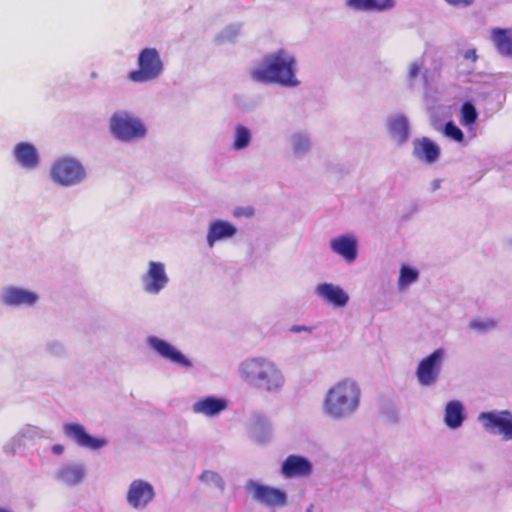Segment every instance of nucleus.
Masks as SVG:
<instances>
[{
  "instance_id": "obj_1",
  "label": "nucleus",
  "mask_w": 512,
  "mask_h": 512,
  "mask_svg": "<svg viewBox=\"0 0 512 512\" xmlns=\"http://www.w3.org/2000/svg\"><path fill=\"white\" fill-rule=\"evenodd\" d=\"M298 60L295 53L286 48L271 51L250 68V78L264 85L296 88L301 84L297 77Z\"/></svg>"
},
{
  "instance_id": "obj_2",
  "label": "nucleus",
  "mask_w": 512,
  "mask_h": 512,
  "mask_svg": "<svg viewBox=\"0 0 512 512\" xmlns=\"http://www.w3.org/2000/svg\"><path fill=\"white\" fill-rule=\"evenodd\" d=\"M362 389L353 378H342L334 382L325 392L322 414L332 421H345L357 414L361 407Z\"/></svg>"
},
{
  "instance_id": "obj_3",
  "label": "nucleus",
  "mask_w": 512,
  "mask_h": 512,
  "mask_svg": "<svg viewBox=\"0 0 512 512\" xmlns=\"http://www.w3.org/2000/svg\"><path fill=\"white\" fill-rule=\"evenodd\" d=\"M237 374L249 387L268 394L281 392L286 384L280 365L265 356L244 359L237 367Z\"/></svg>"
},
{
  "instance_id": "obj_4",
  "label": "nucleus",
  "mask_w": 512,
  "mask_h": 512,
  "mask_svg": "<svg viewBox=\"0 0 512 512\" xmlns=\"http://www.w3.org/2000/svg\"><path fill=\"white\" fill-rule=\"evenodd\" d=\"M48 177L57 187L71 188L81 185L87 179V171L78 158L62 155L51 162Z\"/></svg>"
},
{
  "instance_id": "obj_5",
  "label": "nucleus",
  "mask_w": 512,
  "mask_h": 512,
  "mask_svg": "<svg viewBox=\"0 0 512 512\" xmlns=\"http://www.w3.org/2000/svg\"><path fill=\"white\" fill-rule=\"evenodd\" d=\"M111 135L123 143H135L144 139L147 128L144 122L134 113L127 110L115 111L109 119Z\"/></svg>"
},
{
  "instance_id": "obj_6",
  "label": "nucleus",
  "mask_w": 512,
  "mask_h": 512,
  "mask_svg": "<svg viewBox=\"0 0 512 512\" xmlns=\"http://www.w3.org/2000/svg\"><path fill=\"white\" fill-rule=\"evenodd\" d=\"M165 65L160 51L154 47L141 49L137 56V69L128 73L127 78L134 83H147L159 79Z\"/></svg>"
},
{
  "instance_id": "obj_7",
  "label": "nucleus",
  "mask_w": 512,
  "mask_h": 512,
  "mask_svg": "<svg viewBox=\"0 0 512 512\" xmlns=\"http://www.w3.org/2000/svg\"><path fill=\"white\" fill-rule=\"evenodd\" d=\"M146 346L159 358L179 369L189 371L193 369L192 359L172 342L151 334L145 338Z\"/></svg>"
},
{
  "instance_id": "obj_8",
  "label": "nucleus",
  "mask_w": 512,
  "mask_h": 512,
  "mask_svg": "<svg viewBox=\"0 0 512 512\" xmlns=\"http://www.w3.org/2000/svg\"><path fill=\"white\" fill-rule=\"evenodd\" d=\"M141 290L148 296H158L170 284L167 266L159 260H148L139 276Z\"/></svg>"
},
{
  "instance_id": "obj_9",
  "label": "nucleus",
  "mask_w": 512,
  "mask_h": 512,
  "mask_svg": "<svg viewBox=\"0 0 512 512\" xmlns=\"http://www.w3.org/2000/svg\"><path fill=\"white\" fill-rule=\"evenodd\" d=\"M446 358L447 351L438 348L419 361L415 375L420 386L431 387L437 383Z\"/></svg>"
},
{
  "instance_id": "obj_10",
  "label": "nucleus",
  "mask_w": 512,
  "mask_h": 512,
  "mask_svg": "<svg viewBox=\"0 0 512 512\" xmlns=\"http://www.w3.org/2000/svg\"><path fill=\"white\" fill-rule=\"evenodd\" d=\"M477 420L487 433L499 436L506 442L512 441V412L510 410L481 412Z\"/></svg>"
},
{
  "instance_id": "obj_11",
  "label": "nucleus",
  "mask_w": 512,
  "mask_h": 512,
  "mask_svg": "<svg viewBox=\"0 0 512 512\" xmlns=\"http://www.w3.org/2000/svg\"><path fill=\"white\" fill-rule=\"evenodd\" d=\"M13 164L26 172L38 170L42 165V155L38 146L26 140L17 141L10 150Z\"/></svg>"
},
{
  "instance_id": "obj_12",
  "label": "nucleus",
  "mask_w": 512,
  "mask_h": 512,
  "mask_svg": "<svg viewBox=\"0 0 512 512\" xmlns=\"http://www.w3.org/2000/svg\"><path fill=\"white\" fill-rule=\"evenodd\" d=\"M40 301V295L36 290L7 285L0 290V304L9 308H34Z\"/></svg>"
},
{
  "instance_id": "obj_13",
  "label": "nucleus",
  "mask_w": 512,
  "mask_h": 512,
  "mask_svg": "<svg viewBox=\"0 0 512 512\" xmlns=\"http://www.w3.org/2000/svg\"><path fill=\"white\" fill-rule=\"evenodd\" d=\"M156 491L153 484L147 480L133 479L125 492L127 505L135 511H144L154 501Z\"/></svg>"
},
{
  "instance_id": "obj_14",
  "label": "nucleus",
  "mask_w": 512,
  "mask_h": 512,
  "mask_svg": "<svg viewBox=\"0 0 512 512\" xmlns=\"http://www.w3.org/2000/svg\"><path fill=\"white\" fill-rule=\"evenodd\" d=\"M246 489L256 502L268 508H282L287 504V494L279 488L249 480Z\"/></svg>"
},
{
  "instance_id": "obj_15",
  "label": "nucleus",
  "mask_w": 512,
  "mask_h": 512,
  "mask_svg": "<svg viewBox=\"0 0 512 512\" xmlns=\"http://www.w3.org/2000/svg\"><path fill=\"white\" fill-rule=\"evenodd\" d=\"M62 431L66 438L84 449L97 451L108 445L107 438L90 435L85 427L78 422H65L62 425Z\"/></svg>"
},
{
  "instance_id": "obj_16",
  "label": "nucleus",
  "mask_w": 512,
  "mask_h": 512,
  "mask_svg": "<svg viewBox=\"0 0 512 512\" xmlns=\"http://www.w3.org/2000/svg\"><path fill=\"white\" fill-rule=\"evenodd\" d=\"M329 250L342 259L347 265L353 264L358 258V238L351 233L340 234L329 240Z\"/></svg>"
},
{
  "instance_id": "obj_17",
  "label": "nucleus",
  "mask_w": 512,
  "mask_h": 512,
  "mask_svg": "<svg viewBox=\"0 0 512 512\" xmlns=\"http://www.w3.org/2000/svg\"><path fill=\"white\" fill-rule=\"evenodd\" d=\"M315 296L334 308H343L349 303V294L340 286L331 282L318 283L314 288Z\"/></svg>"
},
{
  "instance_id": "obj_18",
  "label": "nucleus",
  "mask_w": 512,
  "mask_h": 512,
  "mask_svg": "<svg viewBox=\"0 0 512 512\" xmlns=\"http://www.w3.org/2000/svg\"><path fill=\"white\" fill-rule=\"evenodd\" d=\"M228 406L226 398L208 395L196 399L191 405V411L195 415L216 418L226 411Z\"/></svg>"
},
{
  "instance_id": "obj_19",
  "label": "nucleus",
  "mask_w": 512,
  "mask_h": 512,
  "mask_svg": "<svg viewBox=\"0 0 512 512\" xmlns=\"http://www.w3.org/2000/svg\"><path fill=\"white\" fill-rule=\"evenodd\" d=\"M44 437L42 429L36 426L27 425L22 427L13 437H11L4 446V450L11 454H16L25 450V448Z\"/></svg>"
},
{
  "instance_id": "obj_20",
  "label": "nucleus",
  "mask_w": 512,
  "mask_h": 512,
  "mask_svg": "<svg viewBox=\"0 0 512 512\" xmlns=\"http://www.w3.org/2000/svg\"><path fill=\"white\" fill-rule=\"evenodd\" d=\"M86 476V467L81 462L62 463L54 472V479L66 487L80 485L85 480Z\"/></svg>"
},
{
  "instance_id": "obj_21",
  "label": "nucleus",
  "mask_w": 512,
  "mask_h": 512,
  "mask_svg": "<svg viewBox=\"0 0 512 512\" xmlns=\"http://www.w3.org/2000/svg\"><path fill=\"white\" fill-rule=\"evenodd\" d=\"M237 233L238 229L233 223L222 219H214L209 222L207 227V246L212 249L219 242L233 239Z\"/></svg>"
},
{
  "instance_id": "obj_22",
  "label": "nucleus",
  "mask_w": 512,
  "mask_h": 512,
  "mask_svg": "<svg viewBox=\"0 0 512 512\" xmlns=\"http://www.w3.org/2000/svg\"><path fill=\"white\" fill-rule=\"evenodd\" d=\"M488 39L495 52L502 58L512 60V28L492 27Z\"/></svg>"
},
{
  "instance_id": "obj_23",
  "label": "nucleus",
  "mask_w": 512,
  "mask_h": 512,
  "mask_svg": "<svg viewBox=\"0 0 512 512\" xmlns=\"http://www.w3.org/2000/svg\"><path fill=\"white\" fill-rule=\"evenodd\" d=\"M344 6L352 12L382 13L393 10L396 7V0H345Z\"/></svg>"
},
{
  "instance_id": "obj_24",
  "label": "nucleus",
  "mask_w": 512,
  "mask_h": 512,
  "mask_svg": "<svg viewBox=\"0 0 512 512\" xmlns=\"http://www.w3.org/2000/svg\"><path fill=\"white\" fill-rule=\"evenodd\" d=\"M413 156L426 164H434L440 157V147L430 138L422 137L413 141Z\"/></svg>"
},
{
  "instance_id": "obj_25",
  "label": "nucleus",
  "mask_w": 512,
  "mask_h": 512,
  "mask_svg": "<svg viewBox=\"0 0 512 512\" xmlns=\"http://www.w3.org/2000/svg\"><path fill=\"white\" fill-rule=\"evenodd\" d=\"M281 473L286 478L307 477L312 473V464L303 456L289 455L282 463Z\"/></svg>"
},
{
  "instance_id": "obj_26",
  "label": "nucleus",
  "mask_w": 512,
  "mask_h": 512,
  "mask_svg": "<svg viewBox=\"0 0 512 512\" xmlns=\"http://www.w3.org/2000/svg\"><path fill=\"white\" fill-rule=\"evenodd\" d=\"M248 434L257 443L269 442L273 436L271 421L264 415L253 416L249 423Z\"/></svg>"
},
{
  "instance_id": "obj_27",
  "label": "nucleus",
  "mask_w": 512,
  "mask_h": 512,
  "mask_svg": "<svg viewBox=\"0 0 512 512\" xmlns=\"http://www.w3.org/2000/svg\"><path fill=\"white\" fill-rule=\"evenodd\" d=\"M465 419V407L461 401L450 400L446 403L443 421L449 429L456 430L460 428Z\"/></svg>"
},
{
  "instance_id": "obj_28",
  "label": "nucleus",
  "mask_w": 512,
  "mask_h": 512,
  "mask_svg": "<svg viewBox=\"0 0 512 512\" xmlns=\"http://www.w3.org/2000/svg\"><path fill=\"white\" fill-rule=\"evenodd\" d=\"M387 127L393 141L397 144L405 143L409 138L408 119L403 114L391 115L387 119Z\"/></svg>"
},
{
  "instance_id": "obj_29",
  "label": "nucleus",
  "mask_w": 512,
  "mask_h": 512,
  "mask_svg": "<svg viewBox=\"0 0 512 512\" xmlns=\"http://www.w3.org/2000/svg\"><path fill=\"white\" fill-rule=\"evenodd\" d=\"M289 145L294 158H304L313 146L310 133L302 130L293 132L289 137Z\"/></svg>"
},
{
  "instance_id": "obj_30",
  "label": "nucleus",
  "mask_w": 512,
  "mask_h": 512,
  "mask_svg": "<svg viewBox=\"0 0 512 512\" xmlns=\"http://www.w3.org/2000/svg\"><path fill=\"white\" fill-rule=\"evenodd\" d=\"M253 141V134L249 127L243 124H236L233 127L230 149L234 152H242L247 150Z\"/></svg>"
},
{
  "instance_id": "obj_31",
  "label": "nucleus",
  "mask_w": 512,
  "mask_h": 512,
  "mask_svg": "<svg viewBox=\"0 0 512 512\" xmlns=\"http://www.w3.org/2000/svg\"><path fill=\"white\" fill-rule=\"evenodd\" d=\"M419 277L420 271L418 268L407 263L401 264L397 279L398 291L404 292L408 290L412 285L418 282Z\"/></svg>"
},
{
  "instance_id": "obj_32",
  "label": "nucleus",
  "mask_w": 512,
  "mask_h": 512,
  "mask_svg": "<svg viewBox=\"0 0 512 512\" xmlns=\"http://www.w3.org/2000/svg\"><path fill=\"white\" fill-rule=\"evenodd\" d=\"M498 327V320L493 317H478L469 322V328L477 333L485 334Z\"/></svg>"
},
{
  "instance_id": "obj_33",
  "label": "nucleus",
  "mask_w": 512,
  "mask_h": 512,
  "mask_svg": "<svg viewBox=\"0 0 512 512\" xmlns=\"http://www.w3.org/2000/svg\"><path fill=\"white\" fill-rule=\"evenodd\" d=\"M424 59L417 58L412 60L407 66V85L409 88H414L417 79L423 74Z\"/></svg>"
},
{
  "instance_id": "obj_34",
  "label": "nucleus",
  "mask_w": 512,
  "mask_h": 512,
  "mask_svg": "<svg viewBox=\"0 0 512 512\" xmlns=\"http://www.w3.org/2000/svg\"><path fill=\"white\" fill-rule=\"evenodd\" d=\"M242 25L240 23H233L226 26L216 37L219 44L234 42L240 35Z\"/></svg>"
},
{
  "instance_id": "obj_35",
  "label": "nucleus",
  "mask_w": 512,
  "mask_h": 512,
  "mask_svg": "<svg viewBox=\"0 0 512 512\" xmlns=\"http://www.w3.org/2000/svg\"><path fill=\"white\" fill-rule=\"evenodd\" d=\"M199 479L202 483L208 486L215 487L220 491H224L225 489V482L218 472L212 470H205L201 473Z\"/></svg>"
},
{
  "instance_id": "obj_36",
  "label": "nucleus",
  "mask_w": 512,
  "mask_h": 512,
  "mask_svg": "<svg viewBox=\"0 0 512 512\" xmlns=\"http://www.w3.org/2000/svg\"><path fill=\"white\" fill-rule=\"evenodd\" d=\"M478 117V113L476 108L470 102H466L461 107V124L463 126L469 127L473 125Z\"/></svg>"
},
{
  "instance_id": "obj_37",
  "label": "nucleus",
  "mask_w": 512,
  "mask_h": 512,
  "mask_svg": "<svg viewBox=\"0 0 512 512\" xmlns=\"http://www.w3.org/2000/svg\"><path fill=\"white\" fill-rule=\"evenodd\" d=\"M444 134L446 137L456 141V142H462L464 139V134L461 131V129L456 126L452 121H449L446 123L444 128Z\"/></svg>"
},
{
  "instance_id": "obj_38",
  "label": "nucleus",
  "mask_w": 512,
  "mask_h": 512,
  "mask_svg": "<svg viewBox=\"0 0 512 512\" xmlns=\"http://www.w3.org/2000/svg\"><path fill=\"white\" fill-rule=\"evenodd\" d=\"M46 351L54 357H63L67 354L66 346L57 340L49 341L46 344Z\"/></svg>"
},
{
  "instance_id": "obj_39",
  "label": "nucleus",
  "mask_w": 512,
  "mask_h": 512,
  "mask_svg": "<svg viewBox=\"0 0 512 512\" xmlns=\"http://www.w3.org/2000/svg\"><path fill=\"white\" fill-rule=\"evenodd\" d=\"M477 0H442V2L453 9H468L476 4Z\"/></svg>"
},
{
  "instance_id": "obj_40",
  "label": "nucleus",
  "mask_w": 512,
  "mask_h": 512,
  "mask_svg": "<svg viewBox=\"0 0 512 512\" xmlns=\"http://www.w3.org/2000/svg\"><path fill=\"white\" fill-rule=\"evenodd\" d=\"M233 215L237 218H250L254 215V209L252 207H238L234 209Z\"/></svg>"
},
{
  "instance_id": "obj_41",
  "label": "nucleus",
  "mask_w": 512,
  "mask_h": 512,
  "mask_svg": "<svg viewBox=\"0 0 512 512\" xmlns=\"http://www.w3.org/2000/svg\"><path fill=\"white\" fill-rule=\"evenodd\" d=\"M462 56L465 60L475 63L478 60L477 51L475 48H469L462 52Z\"/></svg>"
},
{
  "instance_id": "obj_42",
  "label": "nucleus",
  "mask_w": 512,
  "mask_h": 512,
  "mask_svg": "<svg viewBox=\"0 0 512 512\" xmlns=\"http://www.w3.org/2000/svg\"><path fill=\"white\" fill-rule=\"evenodd\" d=\"M314 327L306 326V325H293L290 328V331L293 333H309L311 334L314 331Z\"/></svg>"
},
{
  "instance_id": "obj_43",
  "label": "nucleus",
  "mask_w": 512,
  "mask_h": 512,
  "mask_svg": "<svg viewBox=\"0 0 512 512\" xmlns=\"http://www.w3.org/2000/svg\"><path fill=\"white\" fill-rule=\"evenodd\" d=\"M65 452V446L57 443L51 446V453L55 456H61Z\"/></svg>"
},
{
  "instance_id": "obj_44",
  "label": "nucleus",
  "mask_w": 512,
  "mask_h": 512,
  "mask_svg": "<svg viewBox=\"0 0 512 512\" xmlns=\"http://www.w3.org/2000/svg\"><path fill=\"white\" fill-rule=\"evenodd\" d=\"M442 180L441 179H433L429 184L430 192H435L441 188Z\"/></svg>"
},
{
  "instance_id": "obj_45",
  "label": "nucleus",
  "mask_w": 512,
  "mask_h": 512,
  "mask_svg": "<svg viewBox=\"0 0 512 512\" xmlns=\"http://www.w3.org/2000/svg\"><path fill=\"white\" fill-rule=\"evenodd\" d=\"M0 512H13V511H11V510H10V509H8V508L1 507V506H0Z\"/></svg>"
},
{
  "instance_id": "obj_46",
  "label": "nucleus",
  "mask_w": 512,
  "mask_h": 512,
  "mask_svg": "<svg viewBox=\"0 0 512 512\" xmlns=\"http://www.w3.org/2000/svg\"><path fill=\"white\" fill-rule=\"evenodd\" d=\"M306 512H313L312 507L308 508Z\"/></svg>"
}]
</instances>
